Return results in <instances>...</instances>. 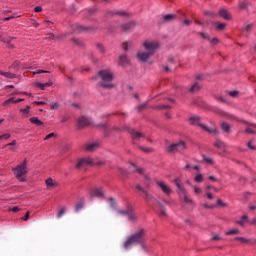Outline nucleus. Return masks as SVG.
<instances>
[{
    "instance_id": "ddd939ff",
    "label": "nucleus",
    "mask_w": 256,
    "mask_h": 256,
    "mask_svg": "<svg viewBox=\"0 0 256 256\" xmlns=\"http://www.w3.org/2000/svg\"><path fill=\"white\" fill-rule=\"evenodd\" d=\"M219 16L222 17V19H225L226 21H231V13L225 8H221L219 10Z\"/></svg>"
},
{
    "instance_id": "b1692460",
    "label": "nucleus",
    "mask_w": 256,
    "mask_h": 256,
    "mask_svg": "<svg viewBox=\"0 0 256 256\" xmlns=\"http://www.w3.org/2000/svg\"><path fill=\"white\" fill-rule=\"evenodd\" d=\"M213 27H215V29H217L218 31H225V27H227V24L221 22H214Z\"/></svg>"
},
{
    "instance_id": "79ce46f5",
    "label": "nucleus",
    "mask_w": 256,
    "mask_h": 256,
    "mask_svg": "<svg viewBox=\"0 0 256 256\" xmlns=\"http://www.w3.org/2000/svg\"><path fill=\"white\" fill-rule=\"evenodd\" d=\"M200 37H202L203 39H207V41H211V37H209V34L205 33V32H200L199 33Z\"/></svg>"
},
{
    "instance_id": "dca6fc26",
    "label": "nucleus",
    "mask_w": 256,
    "mask_h": 256,
    "mask_svg": "<svg viewBox=\"0 0 256 256\" xmlns=\"http://www.w3.org/2000/svg\"><path fill=\"white\" fill-rule=\"evenodd\" d=\"M13 38L7 36V35H2L0 36V41H2L3 43L8 44L7 47H9V49H13V44H11Z\"/></svg>"
},
{
    "instance_id": "774afa93",
    "label": "nucleus",
    "mask_w": 256,
    "mask_h": 256,
    "mask_svg": "<svg viewBox=\"0 0 256 256\" xmlns=\"http://www.w3.org/2000/svg\"><path fill=\"white\" fill-rule=\"evenodd\" d=\"M93 165H105V161L94 162L93 160Z\"/></svg>"
},
{
    "instance_id": "e433bc0d",
    "label": "nucleus",
    "mask_w": 256,
    "mask_h": 256,
    "mask_svg": "<svg viewBox=\"0 0 256 256\" xmlns=\"http://www.w3.org/2000/svg\"><path fill=\"white\" fill-rule=\"evenodd\" d=\"M72 43H74V45H78V47H83V41L79 38H73Z\"/></svg>"
},
{
    "instance_id": "423d86ee",
    "label": "nucleus",
    "mask_w": 256,
    "mask_h": 256,
    "mask_svg": "<svg viewBox=\"0 0 256 256\" xmlns=\"http://www.w3.org/2000/svg\"><path fill=\"white\" fill-rule=\"evenodd\" d=\"M189 122L191 125H198V127H201V129H203L204 131H207L208 133H214L215 135H217V129L215 128H209L207 125L205 124H201V118L199 116H193L189 119Z\"/></svg>"
},
{
    "instance_id": "0eeeda50",
    "label": "nucleus",
    "mask_w": 256,
    "mask_h": 256,
    "mask_svg": "<svg viewBox=\"0 0 256 256\" xmlns=\"http://www.w3.org/2000/svg\"><path fill=\"white\" fill-rule=\"evenodd\" d=\"M185 149H187V144L184 141H180L171 144L168 147V153H184Z\"/></svg>"
},
{
    "instance_id": "69168bd1",
    "label": "nucleus",
    "mask_w": 256,
    "mask_h": 256,
    "mask_svg": "<svg viewBox=\"0 0 256 256\" xmlns=\"http://www.w3.org/2000/svg\"><path fill=\"white\" fill-rule=\"evenodd\" d=\"M194 193H196V195H200V193H202L201 188H194Z\"/></svg>"
},
{
    "instance_id": "9d476101",
    "label": "nucleus",
    "mask_w": 256,
    "mask_h": 256,
    "mask_svg": "<svg viewBox=\"0 0 256 256\" xmlns=\"http://www.w3.org/2000/svg\"><path fill=\"white\" fill-rule=\"evenodd\" d=\"M136 189L140 191V197H143L145 201H151L153 199V195H151L141 184H136Z\"/></svg>"
},
{
    "instance_id": "f3484780",
    "label": "nucleus",
    "mask_w": 256,
    "mask_h": 256,
    "mask_svg": "<svg viewBox=\"0 0 256 256\" xmlns=\"http://www.w3.org/2000/svg\"><path fill=\"white\" fill-rule=\"evenodd\" d=\"M128 221H131L132 223H137V214L133 211V208H130V211L128 212Z\"/></svg>"
},
{
    "instance_id": "2f4dec72",
    "label": "nucleus",
    "mask_w": 256,
    "mask_h": 256,
    "mask_svg": "<svg viewBox=\"0 0 256 256\" xmlns=\"http://www.w3.org/2000/svg\"><path fill=\"white\" fill-rule=\"evenodd\" d=\"M2 77H5L6 79H15V74L11 72H4L1 73Z\"/></svg>"
},
{
    "instance_id": "09e8293b",
    "label": "nucleus",
    "mask_w": 256,
    "mask_h": 256,
    "mask_svg": "<svg viewBox=\"0 0 256 256\" xmlns=\"http://www.w3.org/2000/svg\"><path fill=\"white\" fill-rule=\"evenodd\" d=\"M230 97H237V95H239V91L237 90H233L229 92Z\"/></svg>"
},
{
    "instance_id": "f257e3e1",
    "label": "nucleus",
    "mask_w": 256,
    "mask_h": 256,
    "mask_svg": "<svg viewBox=\"0 0 256 256\" xmlns=\"http://www.w3.org/2000/svg\"><path fill=\"white\" fill-rule=\"evenodd\" d=\"M133 245H141L142 249H147L145 246V229L141 228L136 233L128 236L122 244V249L129 251L132 249Z\"/></svg>"
},
{
    "instance_id": "393cba45",
    "label": "nucleus",
    "mask_w": 256,
    "mask_h": 256,
    "mask_svg": "<svg viewBox=\"0 0 256 256\" xmlns=\"http://www.w3.org/2000/svg\"><path fill=\"white\" fill-rule=\"evenodd\" d=\"M131 136L135 141H139L140 139H142V137H144L143 133L137 132L135 130L131 131Z\"/></svg>"
},
{
    "instance_id": "4be33fe9",
    "label": "nucleus",
    "mask_w": 256,
    "mask_h": 256,
    "mask_svg": "<svg viewBox=\"0 0 256 256\" xmlns=\"http://www.w3.org/2000/svg\"><path fill=\"white\" fill-rule=\"evenodd\" d=\"M158 205L160 207L159 217H167V210L165 208V205H163V203L161 202H158Z\"/></svg>"
},
{
    "instance_id": "6e6d98bb",
    "label": "nucleus",
    "mask_w": 256,
    "mask_h": 256,
    "mask_svg": "<svg viewBox=\"0 0 256 256\" xmlns=\"http://www.w3.org/2000/svg\"><path fill=\"white\" fill-rule=\"evenodd\" d=\"M210 42L212 43V45H217V43H219V39L213 38V39H210Z\"/></svg>"
},
{
    "instance_id": "f03ea898",
    "label": "nucleus",
    "mask_w": 256,
    "mask_h": 256,
    "mask_svg": "<svg viewBox=\"0 0 256 256\" xmlns=\"http://www.w3.org/2000/svg\"><path fill=\"white\" fill-rule=\"evenodd\" d=\"M143 47L145 49L144 52H138L137 57L139 61H142L143 63H147L155 53H157V49H159L160 45L159 42L155 40H145L143 42Z\"/></svg>"
},
{
    "instance_id": "052dcab7",
    "label": "nucleus",
    "mask_w": 256,
    "mask_h": 256,
    "mask_svg": "<svg viewBox=\"0 0 256 256\" xmlns=\"http://www.w3.org/2000/svg\"><path fill=\"white\" fill-rule=\"evenodd\" d=\"M40 73H49V71H47V70H38V71L34 72V75H40Z\"/></svg>"
},
{
    "instance_id": "ea45409f",
    "label": "nucleus",
    "mask_w": 256,
    "mask_h": 256,
    "mask_svg": "<svg viewBox=\"0 0 256 256\" xmlns=\"http://www.w3.org/2000/svg\"><path fill=\"white\" fill-rule=\"evenodd\" d=\"M204 15H207L208 17H217V13L207 10L204 11Z\"/></svg>"
},
{
    "instance_id": "cd10ccee",
    "label": "nucleus",
    "mask_w": 256,
    "mask_h": 256,
    "mask_svg": "<svg viewBox=\"0 0 256 256\" xmlns=\"http://www.w3.org/2000/svg\"><path fill=\"white\" fill-rule=\"evenodd\" d=\"M245 223H249V216L247 215L242 216L241 219L237 221V224L241 227H245Z\"/></svg>"
},
{
    "instance_id": "8fccbe9b",
    "label": "nucleus",
    "mask_w": 256,
    "mask_h": 256,
    "mask_svg": "<svg viewBox=\"0 0 256 256\" xmlns=\"http://www.w3.org/2000/svg\"><path fill=\"white\" fill-rule=\"evenodd\" d=\"M10 138H11V134L6 133V134H3L0 136V141H1V139H10Z\"/></svg>"
},
{
    "instance_id": "412c9836",
    "label": "nucleus",
    "mask_w": 256,
    "mask_h": 256,
    "mask_svg": "<svg viewBox=\"0 0 256 256\" xmlns=\"http://www.w3.org/2000/svg\"><path fill=\"white\" fill-rule=\"evenodd\" d=\"M136 23L134 21L121 25L122 31H129L135 27Z\"/></svg>"
},
{
    "instance_id": "e2e57ef3",
    "label": "nucleus",
    "mask_w": 256,
    "mask_h": 256,
    "mask_svg": "<svg viewBox=\"0 0 256 256\" xmlns=\"http://www.w3.org/2000/svg\"><path fill=\"white\" fill-rule=\"evenodd\" d=\"M158 109H171L170 105H161L158 107Z\"/></svg>"
},
{
    "instance_id": "5701e85b",
    "label": "nucleus",
    "mask_w": 256,
    "mask_h": 256,
    "mask_svg": "<svg viewBox=\"0 0 256 256\" xmlns=\"http://www.w3.org/2000/svg\"><path fill=\"white\" fill-rule=\"evenodd\" d=\"M201 88H202V86L199 83L196 82L191 86V88L189 89V92L190 93H197V92L201 91Z\"/></svg>"
},
{
    "instance_id": "3c124183",
    "label": "nucleus",
    "mask_w": 256,
    "mask_h": 256,
    "mask_svg": "<svg viewBox=\"0 0 256 256\" xmlns=\"http://www.w3.org/2000/svg\"><path fill=\"white\" fill-rule=\"evenodd\" d=\"M9 211H12L13 213H18V211H21V208H19L18 206H15L13 208H10Z\"/></svg>"
},
{
    "instance_id": "f8f14e48",
    "label": "nucleus",
    "mask_w": 256,
    "mask_h": 256,
    "mask_svg": "<svg viewBox=\"0 0 256 256\" xmlns=\"http://www.w3.org/2000/svg\"><path fill=\"white\" fill-rule=\"evenodd\" d=\"M157 186L160 187L163 193H165L166 195H171V187H169V185H167V183H165L164 181L157 182Z\"/></svg>"
},
{
    "instance_id": "bf43d9fd",
    "label": "nucleus",
    "mask_w": 256,
    "mask_h": 256,
    "mask_svg": "<svg viewBox=\"0 0 256 256\" xmlns=\"http://www.w3.org/2000/svg\"><path fill=\"white\" fill-rule=\"evenodd\" d=\"M81 209H83V203H78L76 205V211H81Z\"/></svg>"
},
{
    "instance_id": "864d4df0",
    "label": "nucleus",
    "mask_w": 256,
    "mask_h": 256,
    "mask_svg": "<svg viewBox=\"0 0 256 256\" xmlns=\"http://www.w3.org/2000/svg\"><path fill=\"white\" fill-rule=\"evenodd\" d=\"M217 205H220L221 207H227V204L223 202V200L218 199L217 200Z\"/></svg>"
},
{
    "instance_id": "72a5a7b5",
    "label": "nucleus",
    "mask_w": 256,
    "mask_h": 256,
    "mask_svg": "<svg viewBox=\"0 0 256 256\" xmlns=\"http://www.w3.org/2000/svg\"><path fill=\"white\" fill-rule=\"evenodd\" d=\"M194 181H195L196 183H203V181H204L203 174H197V175L194 177Z\"/></svg>"
},
{
    "instance_id": "7ed1b4c3",
    "label": "nucleus",
    "mask_w": 256,
    "mask_h": 256,
    "mask_svg": "<svg viewBox=\"0 0 256 256\" xmlns=\"http://www.w3.org/2000/svg\"><path fill=\"white\" fill-rule=\"evenodd\" d=\"M92 79H95V81H97V79H100L99 85L100 87H103V89L115 88V84H113V72H111V70H100L98 72V76H95Z\"/></svg>"
},
{
    "instance_id": "c85d7f7f",
    "label": "nucleus",
    "mask_w": 256,
    "mask_h": 256,
    "mask_svg": "<svg viewBox=\"0 0 256 256\" xmlns=\"http://www.w3.org/2000/svg\"><path fill=\"white\" fill-rule=\"evenodd\" d=\"M119 63L120 65H127V63H129V58H127V55H121L119 57Z\"/></svg>"
},
{
    "instance_id": "4c0bfd02",
    "label": "nucleus",
    "mask_w": 256,
    "mask_h": 256,
    "mask_svg": "<svg viewBox=\"0 0 256 256\" xmlns=\"http://www.w3.org/2000/svg\"><path fill=\"white\" fill-rule=\"evenodd\" d=\"M251 29H253V24H247L244 28H242V31H245L246 33H251Z\"/></svg>"
},
{
    "instance_id": "2eb2a0df",
    "label": "nucleus",
    "mask_w": 256,
    "mask_h": 256,
    "mask_svg": "<svg viewBox=\"0 0 256 256\" xmlns=\"http://www.w3.org/2000/svg\"><path fill=\"white\" fill-rule=\"evenodd\" d=\"M98 147H99V142H92L90 144H86L85 151H88L89 153H93V151H97Z\"/></svg>"
},
{
    "instance_id": "4d7b16f0",
    "label": "nucleus",
    "mask_w": 256,
    "mask_h": 256,
    "mask_svg": "<svg viewBox=\"0 0 256 256\" xmlns=\"http://www.w3.org/2000/svg\"><path fill=\"white\" fill-rule=\"evenodd\" d=\"M37 87H39V89H41L43 91L45 89V84L41 83V82H38Z\"/></svg>"
},
{
    "instance_id": "13d9d810",
    "label": "nucleus",
    "mask_w": 256,
    "mask_h": 256,
    "mask_svg": "<svg viewBox=\"0 0 256 256\" xmlns=\"http://www.w3.org/2000/svg\"><path fill=\"white\" fill-rule=\"evenodd\" d=\"M247 2H241L240 3V9H247Z\"/></svg>"
},
{
    "instance_id": "473e14b6",
    "label": "nucleus",
    "mask_w": 256,
    "mask_h": 256,
    "mask_svg": "<svg viewBox=\"0 0 256 256\" xmlns=\"http://www.w3.org/2000/svg\"><path fill=\"white\" fill-rule=\"evenodd\" d=\"M234 241H240V243H251V240L245 237H236L234 238Z\"/></svg>"
},
{
    "instance_id": "9b49d317",
    "label": "nucleus",
    "mask_w": 256,
    "mask_h": 256,
    "mask_svg": "<svg viewBox=\"0 0 256 256\" xmlns=\"http://www.w3.org/2000/svg\"><path fill=\"white\" fill-rule=\"evenodd\" d=\"M72 27L76 33H83V31H87V32L95 31V28L93 27H85L79 24H74Z\"/></svg>"
},
{
    "instance_id": "c756f323",
    "label": "nucleus",
    "mask_w": 256,
    "mask_h": 256,
    "mask_svg": "<svg viewBox=\"0 0 256 256\" xmlns=\"http://www.w3.org/2000/svg\"><path fill=\"white\" fill-rule=\"evenodd\" d=\"M31 111L30 106H26L25 108L20 109V113H22L23 117H27Z\"/></svg>"
},
{
    "instance_id": "20e7f679",
    "label": "nucleus",
    "mask_w": 256,
    "mask_h": 256,
    "mask_svg": "<svg viewBox=\"0 0 256 256\" xmlns=\"http://www.w3.org/2000/svg\"><path fill=\"white\" fill-rule=\"evenodd\" d=\"M12 171L20 183H25V181H27V177H25V175L29 173L27 170V160H23V162L18 164L16 167H13Z\"/></svg>"
},
{
    "instance_id": "c03bdc74",
    "label": "nucleus",
    "mask_w": 256,
    "mask_h": 256,
    "mask_svg": "<svg viewBox=\"0 0 256 256\" xmlns=\"http://www.w3.org/2000/svg\"><path fill=\"white\" fill-rule=\"evenodd\" d=\"M253 143H255V141L250 140L247 145H248L249 149H251L252 151H255L256 147L253 145Z\"/></svg>"
},
{
    "instance_id": "0e129e2a",
    "label": "nucleus",
    "mask_w": 256,
    "mask_h": 256,
    "mask_svg": "<svg viewBox=\"0 0 256 256\" xmlns=\"http://www.w3.org/2000/svg\"><path fill=\"white\" fill-rule=\"evenodd\" d=\"M245 133H250L251 135L255 134V131H253L251 128H246Z\"/></svg>"
},
{
    "instance_id": "a878e982",
    "label": "nucleus",
    "mask_w": 256,
    "mask_h": 256,
    "mask_svg": "<svg viewBox=\"0 0 256 256\" xmlns=\"http://www.w3.org/2000/svg\"><path fill=\"white\" fill-rule=\"evenodd\" d=\"M30 123H32V125H36V127H41L44 125L43 121L39 120L37 117L30 118Z\"/></svg>"
},
{
    "instance_id": "a18cd8bd",
    "label": "nucleus",
    "mask_w": 256,
    "mask_h": 256,
    "mask_svg": "<svg viewBox=\"0 0 256 256\" xmlns=\"http://www.w3.org/2000/svg\"><path fill=\"white\" fill-rule=\"evenodd\" d=\"M52 137H57V134L55 133H50L48 134L45 138H44V141H49V139H52Z\"/></svg>"
},
{
    "instance_id": "603ef678",
    "label": "nucleus",
    "mask_w": 256,
    "mask_h": 256,
    "mask_svg": "<svg viewBox=\"0 0 256 256\" xmlns=\"http://www.w3.org/2000/svg\"><path fill=\"white\" fill-rule=\"evenodd\" d=\"M217 101H220L221 103H227V100L223 96L216 97Z\"/></svg>"
},
{
    "instance_id": "f704fd0d",
    "label": "nucleus",
    "mask_w": 256,
    "mask_h": 256,
    "mask_svg": "<svg viewBox=\"0 0 256 256\" xmlns=\"http://www.w3.org/2000/svg\"><path fill=\"white\" fill-rule=\"evenodd\" d=\"M129 211H131V208H128V209H125V210H118V215L126 217L127 215H129Z\"/></svg>"
},
{
    "instance_id": "58836bf2",
    "label": "nucleus",
    "mask_w": 256,
    "mask_h": 256,
    "mask_svg": "<svg viewBox=\"0 0 256 256\" xmlns=\"http://www.w3.org/2000/svg\"><path fill=\"white\" fill-rule=\"evenodd\" d=\"M203 159L206 163H208L209 165H213V158L203 155Z\"/></svg>"
},
{
    "instance_id": "a19ab883",
    "label": "nucleus",
    "mask_w": 256,
    "mask_h": 256,
    "mask_svg": "<svg viewBox=\"0 0 256 256\" xmlns=\"http://www.w3.org/2000/svg\"><path fill=\"white\" fill-rule=\"evenodd\" d=\"M136 109L139 113H141V111H143V109H147V103L137 106Z\"/></svg>"
},
{
    "instance_id": "39448f33",
    "label": "nucleus",
    "mask_w": 256,
    "mask_h": 256,
    "mask_svg": "<svg viewBox=\"0 0 256 256\" xmlns=\"http://www.w3.org/2000/svg\"><path fill=\"white\" fill-rule=\"evenodd\" d=\"M173 183H175V185L177 187L178 195L183 197L186 205H195V202L193 201V199H191V198H189V196H187V190L185 189V186H183V181L181 180V178H179V177L175 178Z\"/></svg>"
},
{
    "instance_id": "49530a36",
    "label": "nucleus",
    "mask_w": 256,
    "mask_h": 256,
    "mask_svg": "<svg viewBox=\"0 0 256 256\" xmlns=\"http://www.w3.org/2000/svg\"><path fill=\"white\" fill-rule=\"evenodd\" d=\"M139 149H141V151H144V153H151V151H153L152 148H145L143 146H140Z\"/></svg>"
},
{
    "instance_id": "6e6552de",
    "label": "nucleus",
    "mask_w": 256,
    "mask_h": 256,
    "mask_svg": "<svg viewBox=\"0 0 256 256\" xmlns=\"http://www.w3.org/2000/svg\"><path fill=\"white\" fill-rule=\"evenodd\" d=\"M93 158L86 157L78 160L76 164V169H87V167H91L93 165Z\"/></svg>"
},
{
    "instance_id": "c9c22d12",
    "label": "nucleus",
    "mask_w": 256,
    "mask_h": 256,
    "mask_svg": "<svg viewBox=\"0 0 256 256\" xmlns=\"http://www.w3.org/2000/svg\"><path fill=\"white\" fill-rule=\"evenodd\" d=\"M239 233H241L239 229H233V230L227 231L225 235H239Z\"/></svg>"
},
{
    "instance_id": "7c9ffc66",
    "label": "nucleus",
    "mask_w": 256,
    "mask_h": 256,
    "mask_svg": "<svg viewBox=\"0 0 256 256\" xmlns=\"http://www.w3.org/2000/svg\"><path fill=\"white\" fill-rule=\"evenodd\" d=\"M176 17H177V16L174 15V14H167V15L164 16V21H165L166 23H170V21L175 20Z\"/></svg>"
},
{
    "instance_id": "bb28decb",
    "label": "nucleus",
    "mask_w": 256,
    "mask_h": 256,
    "mask_svg": "<svg viewBox=\"0 0 256 256\" xmlns=\"http://www.w3.org/2000/svg\"><path fill=\"white\" fill-rule=\"evenodd\" d=\"M214 147H217L218 149H227V144L221 140H216L214 142Z\"/></svg>"
},
{
    "instance_id": "680f3d73",
    "label": "nucleus",
    "mask_w": 256,
    "mask_h": 256,
    "mask_svg": "<svg viewBox=\"0 0 256 256\" xmlns=\"http://www.w3.org/2000/svg\"><path fill=\"white\" fill-rule=\"evenodd\" d=\"M50 107H51V109H59V104L52 103V104H50Z\"/></svg>"
},
{
    "instance_id": "4468645a",
    "label": "nucleus",
    "mask_w": 256,
    "mask_h": 256,
    "mask_svg": "<svg viewBox=\"0 0 256 256\" xmlns=\"http://www.w3.org/2000/svg\"><path fill=\"white\" fill-rule=\"evenodd\" d=\"M21 101H25V99H23V98L15 99V97H11V98L5 100L2 105H3V107H7V106L11 105V103H21Z\"/></svg>"
},
{
    "instance_id": "5fc2aeb1",
    "label": "nucleus",
    "mask_w": 256,
    "mask_h": 256,
    "mask_svg": "<svg viewBox=\"0 0 256 256\" xmlns=\"http://www.w3.org/2000/svg\"><path fill=\"white\" fill-rule=\"evenodd\" d=\"M34 11H35V13H41V11H43V7H41V6H36V7L34 8Z\"/></svg>"
},
{
    "instance_id": "338daca9",
    "label": "nucleus",
    "mask_w": 256,
    "mask_h": 256,
    "mask_svg": "<svg viewBox=\"0 0 256 256\" xmlns=\"http://www.w3.org/2000/svg\"><path fill=\"white\" fill-rule=\"evenodd\" d=\"M120 172L122 175H124V177H127V175H129V173L125 169H120Z\"/></svg>"
},
{
    "instance_id": "1a4fd4ad",
    "label": "nucleus",
    "mask_w": 256,
    "mask_h": 256,
    "mask_svg": "<svg viewBox=\"0 0 256 256\" xmlns=\"http://www.w3.org/2000/svg\"><path fill=\"white\" fill-rule=\"evenodd\" d=\"M92 123L93 121L91 118L87 116H80L77 121L78 129H85V127H89Z\"/></svg>"
},
{
    "instance_id": "a211bd4d",
    "label": "nucleus",
    "mask_w": 256,
    "mask_h": 256,
    "mask_svg": "<svg viewBox=\"0 0 256 256\" xmlns=\"http://www.w3.org/2000/svg\"><path fill=\"white\" fill-rule=\"evenodd\" d=\"M45 183L48 190H51V189H54V187H57V182H55L53 178L46 179Z\"/></svg>"
},
{
    "instance_id": "de8ad7c7",
    "label": "nucleus",
    "mask_w": 256,
    "mask_h": 256,
    "mask_svg": "<svg viewBox=\"0 0 256 256\" xmlns=\"http://www.w3.org/2000/svg\"><path fill=\"white\" fill-rule=\"evenodd\" d=\"M223 238L221 236H219V234H216L212 237V241H222Z\"/></svg>"
},
{
    "instance_id": "6ab92c4d",
    "label": "nucleus",
    "mask_w": 256,
    "mask_h": 256,
    "mask_svg": "<svg viewBox=\"0 0 256 256\" xmlns=\"http://www.w3.org/2000/svg\"><path fill=\"white\" fill-rule=\"evenodd\" d=\"M221 129L224 133H227L228 135L231 133L232 126L227 122L221 123Z\"/></svg>"
},
{
    "instance_id": "37998d69",
    "label": "nucleus",
    "mask_w": 256,
    "mask_h": 256,
    "mask_svg": "<svg viewBox=\"0 0 256 256\" xmlns=\"http://www.w3.org/2000/svg\"><path fill=\"white\" fill-rule=\"evenodd\" d=\"M109 203H110V207H112L113 209L117 207V202H115V199L110 198Z\"/></svg>"
},
{
    "instance_id": "aec40b11",
    "label": "nucleus",
    "mask_w": 256,
    "mask_h": 256,
    "mask_svg": "<svg viewBox=\"0 0 256 256\" xmlns=\"http://www.w3.org/2000/svg\"><path fill=\"white\" fill-rule=\"evenodd\" d=\"M92 195L94 197H98V199H101V197H103V195H105V190H103V188H96L93 192Z\"/></svg>"
}]
</instances>
